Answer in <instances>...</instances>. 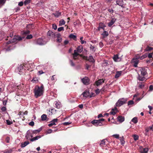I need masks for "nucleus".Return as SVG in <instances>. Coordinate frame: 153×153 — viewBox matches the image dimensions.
Returning a JSON list of instances; mask_svg holds the SVG:
<instances>
[{"label":"nucleus","instance_id":"nucleus-37","mask_svg":"<svg viewBox=\"0 0 153 153\" xmlns=\"http://www.w3.org/2000/svg\"><path fill=\"white\" fill-rule=\"evenodd\" d=\"M132 137H133L134 140L135 141L138 140L139 139V136L137 135H133Z\"/></svg>","mask_w":153,"mask_h":153},{"label":"nucleus","instance_id":"nucleus-57","mask_svg":"<svg viewBox=\"0 0 153 153\" xmlns=\"http://www.w3.org/2000/svg\"><path fill=\"white\" fill-rule=\"evenodd\" d=\"M1 110L3 111H4L6 110V108L4 106L1 108Z\"/></svg>","mask_w":153,"mask_h":153},{"label":"nucleus","instance_id":"nucleus-47","mask_svg":"<svg viewBox=\"0 0 153 153\" xmlns=\"http://www.w3.org/2000/svg\"><path fill=\"white\" fill-rule=\"evenodd\" d=\"M120 140H121V144H123L125 143V142H124V141L123 140V138L122 137V138H120Z\"/></svg>","mask_w":153,"mask_h":153},{"label":"nucleus","instance_id":"nucleus-8","mask_svg":"<svg viewBox=\"0 0 153 153\" xmlns=\"http://www.w3.org/2000/svg\"><path fill=\"white\" fill-rule=\"evenodd\" d=\"M82 81L83 83L85 85H88L89 83V79L88 77H86L82 79Z\"/></svg>","mask_w":153,"mask_h":153},{"label":"nucleus","instance_id":"nucleus-38","mask_svg":"<svg viewBox=\"0 0 153 153\" xmlns=\"http://www.w3.org/2000/svg\"><path fill=\"white\" fill-rule=\"evenodd\" d=\"M83 37H81L80 38V40L81 43L82 44H83L86 43V42L83 40Z\"/></svg>","mask_w":153,"mask_h":153},{"label":"nucleus","instance_id":"nucleus-13","mask_svg":"<svg viewBox=\"0 0 153 153\" xmlns=\"http://www.w3.org/2000/svg\"><path fill=\"white\" fill-rule=\"evenodd\" d=\"M104 81L105 80L103 79H99L96 81L95 83L97 86H98L101 85L103 83H104Z\"/></svg>","mask_w":153,"mask_h":153},{"label":"nucleus","instance_id":"nucleus-17","mask_svg":"<svg viewBox=\"0 0 153 153\" xmlns=\"http://www.w3.org/2000/svg\"><path fill=\"white\" fill-rule=\"evenodd\" d=\"M105 27V25L102 22L100 23L99 24L98 30H100V29H103L104 30V28Z\"/></svg>","mask_w":153,"mask_h":153},{"label":"nucleus","instance_id":"nucleus-20","mask_svg":"<svg viewBox=\"0 0 153 153\" xmlns=\"http://www.w3.org/2000/svg\"><path fill=\"white\" fill-rule=\"evenodd\" d=\"M137 79L139 81H146V78L145 77L141 76L139 74H138Z\"/></svg>","mask_w":153,"mask_h":153},{"label":"nucleus","instance_id":"nucleus-50","mask_svg":"<svg viewBox=\"0 0 153 153\" xmlns=\"http://www.w3.org/2000/svg\"><path fill=\"white\" fill-rule=\"evenodd\" d=\"M134 103V102L132 100H130L128 102V105H131Z\"/></svg>","mask_w":153,"mask_h":153},{"label":"nucleus","instance_id":"nucleus-44","mask_svg":"<svg viewBox=\"0 0 153 153\" xmlns=\"http://www.w3.org/2000/svg\"><path fill=\"white\" fill-rule=\"evenodd\" d=\"M64 30V28L63 27H59L58 29V31L59 32L61 31L62 30Z\"/></svg>","mask_w":153,"mask_h":153},{"label":"nucleus","instance_id":"nucleus-7","mask_svg":"<svg viewBox=\"0 0 153 153\" xmlns=\"http://www.w3.org/2000/svg\"><path fill=\"white\" fill-rule=\"evenodd\" d=\"M139 68L141 74L142 76H144L147 74V70L146 68Z\"/></svg>","mask_w":153,"mask_h":153},{"label":"nucleus","instance_id":"nucleus-24","mask_svg":"<svg viewBox=\"0 0 153 153\" xmlns=\"http://www.w3.org/2000/svg\"><path fill=\"white\" fill-rule=\"evenodd\" d=\"M117 120L120 122H122L124 120V118L122 116H119L117 117Z\"/></svg>","mask_w":153,"mask_h":153},{"label":"nucleus","instance_id":"nucleus-45","mask_svg":"<svg viewBox=\"0 0 153 153\" xmlns=\"http://www.w3.org/2000/svg\"><path fill=\"white\" fill-rule=\"evenodd\" d=\"M37 81V79L36 78H33L31 80V81L33 83H35Z\"/></svg>","mask_w":153,"mask_h":153},{"label":"nucleus","instance_id":"nucleus-12","mask_svg":"<svg viewBox=\"0 0 153 153\" xmlns=\"http://www.w3.org/2000/svg\"><path fill=\"white\" fill-rule=\"evenodd\" d=\"M42 129V128L41 127V128H38L37 129L35 130H32V131H31V132L33 134L34 136V135H35L38 134L40 132V131H41Z\"/></svg>","mask_w":153,"mask_h":153},{"label":"nucleus","instance_id":"nucleus-10","mask_svg":"<svg viewBox=\"0 0 153 153\" xmlns=\"http://www.w3.org/2000/svg\"><path fill=\"white\" fill-rule=\"evenodd\" d=\"M114 60L116 62H120L121 61L122 58L119 57L118 55H114L113 58Z\"/></svg>","mask_w":153,"mask_h":153},{"label":"nucleus","instance_id":"nucleus-26","mask_svg":"<svg viewBox=\"0 0 153 153\" xmlns=\"http://www.w3.org/2000/svg\"><path fill=\"white\" fill-rule=\"evenodd\" d=\"M103 38H105L108 35V32L106 31H104L102 34Z\"/></svg>","mask_w":153,"mask_h":153},{"label":"nucleus","instance_id":"nucleus-6","mask_svg":"<svg viewBox=\"0 0 153 153\" xmlns=\"http://www.w3.org/2000/svg\"><path fill=\"white\" fill-rule=\"evenodd\" d=\"M31 130H28L26 133V135L25 136L27 140H30V137H32L33 136V135L32 132H31Z\"/></svg>","mask_w":153,"mask_h":153},{"label":"nucleus","instance_id":"nucleus-64","mask_svg":"<svg viewBox=\"0 0 153 153\" xmlns=\"http://www.w3.org/2000/svg\"><path fill=\"white\" fill-rule=\"evenodd\" d=\"M23 114L22 112L21 111H20L18 114V115L19 116H23Z\"/></svg>","mask_w":153,"mask_h":153},{"label":"nucleus","instance_id":"nucleus-53","mask_svg":"<svg viewBox=\"0 0 153 153\" xmlns=\"http://www.w3.org/2000/svg\"><path fill=\"white\" fill-rule=\"evenodd\" d=\"M52 28L54 30H56L57 29V26L55 24H53L52 25Z\"/></svg>","mask_w":153,"mask_h":153},{"label":"nucleus","instance_id":"nucleus-34","mask_svg":"<svg viewBox=\"0 0 153 153\" xmlns=\"http://www.w3.org/2000/svg\"><path fill=\"white\" fill-rule=\"evenodd\" d=\"M137 117H134L131 120L132 122L136 124L137 122Z\"/></svg>","mask_w":153,"mask_h":153},{"label":"nucleus","instance_id":"nucleus-2","mask_svg":"<svg viewBox=\"0 0 153 153\" xmlns=\"http://www.w3.org/2000/svg\"><path fill=\"white\" fill-rule=\"evenodd\" d=\"M83 50V48L82 46H78L76 50L74 51V53L73 54V59H76L77 56L79 55L78 53H81L82 51Z\"/></svg>","mask_w":153,"mask_h":153},{"label":"nucleus","instance_id":"nucleus-3","mask_svg":"<svg viewBox=\"0 0 153 153\" xmlns=\"http://www.w3.org/2000/svg\"><path fill=\"white\" fill-rule=\"evenodd\" d=\"M127 98H123L120 99L116 103L115 105L116 107H120L126 103L127 101Z\"/></svg>","mask_w":153,"mask_h":153},{"label":"nucleus","instance_id":"nucleus-55","mask_svg":"<svg viewBox=\"0 0 153 153\" xmlns=\"http://www.w3.org/2000/svg\"><path fill=\"white\" fill-rule=\"evenodd\" d=\"M30 33V31L29 30H27L26 31H25L23 32V34H27L29 33Z\"/></svg>","mask_w":153,"mask_h":153},{"label":"nucleus","instance_id":"nucleus-60","mask_svg":"<svg viewBox=\"0 0 153 153\" xmlns=\"http://www.w3.org/2000/svg\"><path fill=\"white\" fill-rule=\"evenodd\" d=\"M23 4V3L22 1L19 2L18 4V5L20 6H22Z\"/></svg>","mask_w":153,"mask_h":153},{"label":"nucleus","instance_id":"nucleus-51","mask_svg":"<svg viewBox=\"0 0 153 153\" xmlns=\"http://www.w3.org/2000/svg\"><path fill=\"white\" fill-rule=\"evenodd\" d=\"M100 91V90L99 89H97L95 91V92L96 94H99Z\"/></svg>","mask_w":153,"mask_h":153},{"label":"nucleus","instance_id":"nucleus-58","mask_svg":"<svg viewBox=\"0 0 153 153\" xmlns=\"http://www.w3.org/2000/svg\"><path fill=\"white\" fill-rule=\"evenodd\" d=\"M152 54H153V52L152 53H149L148 56V57L150 58H152Z\"/></svg>","mask_w":153,"mask_h":153},{"label":"nucleus","instance_id":"nucleus-56","mask_svg":"<svg viewBox=\"0 0 153 153\" xmlns=\"http://www.w3.org/2000/svg\"><path fill=\"white\" fill-rule=\"evenodd\" d=\"M29 124L30 126H33L34 125V123L33 121H31L29 123Z\"/></svg>","mask_w":153,"mask_h":153},{"label":"nucleus","instance_id":"nucleus-5","mask_svg":"<svg viewBox=\"0 0 153 153\" xmlns=\"http://www.w3.org/2000/svg\"><path fill=\"white\" fill-rule=\"evenodd\" d=\"M34 43L36 44L41 45L45 44L46 42L42 38H39L35 40Z\"/></svg>","mask_w":153,"mask_h":153},{"label":"nucleus","instance_id":"nucleus-63","mask_svg":"<svg viewBox=\"0 0 153 153\" xmlns=\"http://www.w3.org/2000/svg\"><path fill=\"white\" fill-rule=\"evenodd\" d=\"M108 11L110 13H113V10L112 9H108Z\"/></svg>","mask_w":153,"mask_h":153},{"label":"nucleus","instance_id":"nucleus-11","mask_svg":"<svg viewBox=\"0 0 153 153\" xmlns=\"http://www.w3.org/2000/svg\"><path fill=\"white\" fill-rule=\"evenodd\" d=\"M58 119H54L52 120L50 122V123L48 124V126L49 127H51L53 125H56V123H57L58 121Z\"/></svg>","mask_w":153,"mask_h":153},{"label":"nucleus","instance_id":"nucleus-21","mask_svg":"<svg viewBox=\"0 0 153 153\" xmlns=\"http://www.w3.org/2000/svg\"><path fill=\"white\" fill-rule=\"evenodd\" d=\"M116 19H113L111 21L108 23V26L109 27H111L115 22Z\"/></svg>","mask_w":153,"mask_h":153},{"label":"nucleus","instance_id":"nucleus-33","mask_svg":"<svg viewBox=\"0 0 153 153\" xmlns=\"http://www.w3.org/2000/svg\"><path fill=\"white\" fill-rule=\"evenodd\" d=\"M65 24V22L64 20L62 19L59 22V25L62 26L63 25H64Z\"/></svg>","mask_w":153,"mask_h":153},{"label":"nucleus","instance_id":"nucleus-1","mask_svg":"<svg viewBox=\"0 0 153 153\" xmlns=\"http://www.w3.org/2000/svg\"><path fill=\"white\" fill-rule=\"evenodd\" d=\"M44 90V88L43 85H42L40 87L39 86H36L34 91L36 97L37 98L42 95L43 94Z\"/></svg>","mask_w":153,"mask_h":153},{"label":"nucleus","instance_id":"nucleus-22","mask_svg":"<svg viewBox=\"0 0 153 153\" xmlns=\"http://www.w3.org/2000/svg\"><path fill=\"white\" fill-rule=\"evenodd\" d=\"M29 143V142L28 141H26L24 142V143H22L21 144V146L22 148L25 147L27 145H28Z\"/></svg>","mask_w":153,"mask_h":153},{"label":"nucleus","instance_id":"nucleus-9","mask_svg":"<svg viewBox=\"0 0 153 153\" xmlns=\"http://www.w3.org/2000/svg\"><path fill=\"white\" fill-rule=\"evenodd\" d=\"M99 121L98 120H94L91 122V123L93 124L94 125L96 126H101L102 125V123L100 124L99 123Z\"/></svg>","mask_w":153,"mask_h":153},{"label":"nucleus","instance_id":"nucleus-52","mask_svg":"<svg viewBox=\"0 0 153 153\" xmlns=\"http://www.w3.org/2000/svg\"><path fill=\"white\" fill-rule=\"evenodd\" d=\"M6 1V0H0V4H4Z\"/></svg>","mask_w":153,"mask_h":153},{"label":"nucleus","instance_id":"nucleus-15","mask_svg":"<svg viewBox=\"0 0 153 153\" xmlns=\"http://www.w3.org/2000/svg\"><path fill=\"white\" fill-rule=\"evenodd\" d=\"M90 93L89 91L88 90H86L82 94V95L84 97H87L89 96Z\"/></svg>","mask_w":153,"mask_h":153},{"label":"nucleus","instance_id":"nucleus-42","mask_svg":"<svg viewBox=\"0 0 153 153\" xmlns=\"http://www.w3.org/2000/svg\"><path fill=\"white\" fill-rule=\"evenodd\" d=\"M6 122L8 125H10L13 123L12 122L9 120H7Z\"/></svg>","mask_w":153,"mask_h":153},{"label":"nucleus","instance_id":"nucleus-49","mask_svg":"<svg viewBox=\"0 0 153 153\" xmlns=\"http://www.w3.org/2000/svg\"><path fill=\"white\" fill-rule=\"evenodd\" d=\"M71 122H66L64 123H63V125H69L71 124Z\"/></svg>","mask_w":153,"mask_h":153},{"label":"nucleus","instance_id":"nucleus-25","mask_svg":"<svg viewBox=\"0 0 153 153\" xmlns=\"http://www.w3.org/2000/svg\"><path fill=\"white\" fill-rule=\"evenodd\" d=\"M56 37L57 39L56 41L57 42H60L62 41V38L61 35L60 34H58L57 35Z\"/></svg>","mask_w":153,"mask_h":153},{"label":"nucleus","instance_id":"nucleus-39","mask_svg":"<svg viewBox=\"0 0 153 153\" xmlns=\"http://www.w3.org/2000/svg\"><path fill=\"white\" fill-rule=\"evenodd\" d=\"M51 79L52 80L54 81H56L57 79L55 75H53L51 76Z\"/></svg>","mask_w":153,"mask_h":153},{"label":"nucleus","instance_id":"nucleus-41","mask_svg":"<svg viewBox=\"0 0 153 153\" xmlns=\"http://www.w3.org/2000/svg\"><path fill=\"white\" fill-rule=\"evenodd\" d=\"M31 0H25L24 1V4L25 5L28 4L29 3Z\"/></svg>","mask_w":153,"mask_h":153},{"label":"nucleus","instance_id":"nucleus-54","mask_svg":"<svg viewBox=\"0 0 153 153\" xmlns=\"http://www.w3.org/2000/svg\"><path fill=\"white\" fill-rule=\"evenodd\" d=\"M113 137H115L116 138L118 139L119 138V134H114L113 135Z\"/></svg>","mask_w":153,"mask_h":153},{"label":"nucleus","instance_id":"nucleus-46","mask_svg":"<svg viewBox=\"0 0 153 153\" xmlns=\"http://www.w3.org/2000/svg\"><path fill=\"white\" fill-rule=\"evenodd\" d=\"M70 63L71 65L72 66L74 67L75 66L74 63L73 62V61L71 60L70 61Z\"/></svg>","mask_w":153,"mask_h":153},{"label":"nucleus","instance_id":"nucleus-16","mask_svg":"<svg viewBox=\"0 0 153 153\" xmlns=\"http://www.w3.org/2000/svg\"><path fill=\"white\" fill-rule=\"evenodd\" d=\"M132 62L134 63V66L136 67L137 66V64L138 63V60L137 59H133L132 60Z\"/></svg>","mask_w":153,"mask_h":153},{"label":"nucleus","instance_id":"nucleus-40","mask_svg":"<svg viewBox=\"0 0 153 153\" xmlns=\"http://www.w3.org/2000/svg\"><path fill=\"white\" fill-rule=\"evenodd\" d=\"M148 151V149L147 148H145L143 149V151L142 152V153H146Z\"/></svg>","mask_w":153,"mask_h":153},{"label":"nucleus","instance_id":"nucleus-62","mask_svg":"<svg viewBox=\"0 0 153 153\" xmlns=\"http://www.w3.org/2000/svg\"><path fill=\"white\" fill-rule=\"evenodd\" d=\"M149 130H150V129L149 127L146 128L145 129V131L146 132H147L149 131Z\"/></svg>","mask_w":153,"mask_h":153},{"label":"nucleus","instance_id":"nucleus-59","mask_svg":"<svg viewBox=\"0 0 153 153\" xmlns=\"http://www.w3.org/2000/svg\"><path fill=\"white\" fill-rule=\"evenodd\" d=\"M98 120L99 121V123L100 124H101V123H101V121H104L105 119H104L102 118V119H101Z\"/></svg>","mask_w":153,"mask_h":153},{"label":"nucleus","instance_id":"nucleus-30","mask_svg":"<svg viewBox=\"0 0 153 153\" xmlns=\"http://www.w3.org/2000/svg\"><path fill=\"white\" fill-rule=\"evenodd\" d=\"M87 59L90 62H94V59L93 56H89Z\"/></svg>","mask_w":153,"mask_h":153},{"label":"nucleus","instance_id":"nucleus-48","mask_svg":"<svg viewBox=\"0 0 153 153\" xmlns=\"http://www.w3.org/2000/svg\"><path fill=\"white\" fill-rule=\"evenodd\" d=\"M33 36L31 35H29L27 36L26 38L27 39H30L32 38Z\"/></svg>","mask_w":153,"mask_h":153},{"label":"nucleus","instance_id":"nucleus-28","mask_svg":"<svg viewBox=\"0 0 153 153\" xmlns=\"http://www.w3.org/2000/svg\"><path fill=\"white\" fill-rule=\"evenodd\" d=\"M122 73V71H117V72L115 74V77L116 78H118L121 75Z\"/></svg>","mask_w":153,"mask_h":153},{"label":"nucleus","instance_id":"nucleus-35","mask_svg":"<svg viewBox=\"0 0 153 153\" xmlns=\"http://www.w3.org/2000/svg\"><path fill=\"white\" fill-rule=\"evenodd\" d=\"M69 37L70 38H72V39H73L74 40H76V36H75V35H74V34H71L69 36Z\"/></svg>","mask_w":153,"mask_h":153},{"label":"nucleus","instance_id":"nucleus-29","mask_svg":"<svg viewBox=\"0 0 153 153\" xmlns=\"http://www.w3.org/2000/svg\"><path fill=\"white\" fill-rule=\"evenodd\" d=\"M117 109L115 107L114 108L112 109L111 111L110 112V114H111L114 115L116 114V112L115 111H117Z\"/></svg>","mask_w":153,"mask_h":153},{"label":"nucleus","instance_id":"nucleus-32","mask_svg":"<svg viewBox=\"0 0 153 153\" xmlns=\"http://www.w3.org/2000/svg\"><path fill=\"white\" fill-rule=\"evenodd\" d=\"M105 144V140H102L101 142L100 143V145L101 146H103Z\"/></svg>","mask_w":153,"mask_h":153},{"label":"nucleus","instance_id":"nucleus-61","mask_svg":"<svg viewBox=\"0 0 153 153\" xmlns=\"http://www.w3.org/2000/svg\"><path fill=\"white\" fill-rule=\"evenodd\" d=\"M52 132V130L51 129H48L47 131V133L48 134H50Z\"/></svg>","mask_w":153,"mask_h":153},{"label":"nucleus","instance_id":"nucleus-18","mask_svg":"<svg viewBox=\"0 0 153 153\" xmlns=\"http://www.w3.org/2000/svg\"><path fill=\"white\" fill-rule=\"evenodd\" d=\"M42 136L41 135L36 136L30 139V141L31 142H33L36 140H37L40 138L42 137Z\"/></svg>","mask_w":153,"mask_h":153},{"label":"nucleus","instance_id":"nucleus-14","mask_svg":"<svg viewBox=\"0 0 153 153\" xmlns=\"http://www.w3.org/2000/svg\"><path fill=\"white\" fill-rule=\"evenodd\" d=\"M116 4L122 7H124V6L123 4V0H117Z\"/></svg>","mask_w":153,"mask_h":153},{"label":"nucleus","instance_id":"nucleus-19","mask_svg":"<svg viewBox=\"0 0 153 153\" xmlns=\"http://www.w3.org/2000/svg\"><path fill=\"white\" fill-rule=\"evenodd\" d=\"M47 35L50 37H53L55 36L54 33L50 30L48 32Z\"/></svg>","mask_w":153,"mask_h":153},{"label":"nucleus","instance_id":"nucleus-27","mask_svg":"<svg viewBox=\"0 0 153 153\" xmlns=\"http://www.w3.org/2000/svg\"><path fill=\"white\" fill-rule=\"evenodd\" d=\"M41 118L42 121H45L48 119L47 115L45 114H43L41 116Z\"/></svg>","mask_w":153,"mask_h":153},{"label":"nucleus","instance_id":"nucleus-4","mask_svg":"<svg viewBox=\"0 0 153 153\" xmlns=\"http://www.w3.org/2000/svg\"><path fill=\"white\" fill-rule=\"evenodd\" d=\"M24 37H22L19 36H15L13 39L7 42V44H9L11 43L15 42L17 40L20 41L22 40Z\"/></svg>","mask_w":153,"mask_h":153},{"label":"nucleus","instance_id":"nucleus-43","mask_svg":"<svg viewBox=\"0 0 153 153\" xmlns=\"http://www.w3.org/2000/svg\"><path fill=\"white\" fill-rule=\"evenodd\" d=\"M10 138L9 137H7L5 138V141L7 143H10Z\"/></svg>","mask_w":153,"mask_h":153},{"label":"nucleus","instance_id":"nucleus-31","mask_svg":"<svg viewBox=\"0 0 153 153\" xmlns=\"http://www.w3.org/2000/svg\"><path fill=\"white\" fill-rule=\"evenodd\" d=\"M61 13L59 11H56L55 13H53V15L56 17H58L61 15Z\"/></svg>","mask_w":153,"mask_h":153},{"label":"nucleus","instance_id":"nucleus-36","mask_svg":"<svg viewBox=\"0 0 153 153\" xmlns=\"http://www.w3.org/2000/svg\"><path fill=\"white\" fill-rule=\"evenodd\" d=\"M144 87V85L143 83H138V87L140 88H143Z\"/></svg>","mask_w":153,"mask_h":153},{"label":"nucleus","instance_id":"nucleus-23","mask_svg":"<svg viewBox=\"0 0 153 153\" xmlns=\"http://www.w3.org/2000/svg\"><path fill=\"white\" fill-rule=\"evenodd\" d=\"M55 104L56 107L58 108H60L61 106V103L59 102L56 101Z\"/></svg>","mask_w":153,"mask_h":153}]
</instances>
